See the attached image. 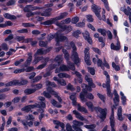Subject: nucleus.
<instances>
[{"label":"nucleus","mask_w":131,"mask_h":131,"mask_svg":"<svg viewBox=\"0 0 131 131\" xmlns=\"http://www.w3.org/2000/svg\"><path fill=\"white\" fill-rule=\"evenodd\" d=\"M67 63L69 67L65 65L61 64L59 67V69L58 68L56 69L55 70V73H57L60 71H68L69 69L72 70H75V68L73 63L69 61H67Z\"/></svg>","instance_id":"1"},{"label":"nucleus","mask_w":131,"mask_h":131,"mask_svg":"<svg viewBox=\"0 0 131 131\" xmlns=\"http://www.w3.org/2000/svg\"><path fill=\"white\" fill-rule=\"evenodd\" d=\"M68 15V13L64 12L60 13V15L55 18H51L49 20H46L42 23V24L44 25H48L54 23L56 21L61 20Z\"/></svg>","instance_id":"2"},{"label":"nucleus","mask_w":131,"mask_h":131,"mask_svg":"<svg viewBox=\"0 0 131 131\" xmlns=\"http://www.w3.org/2000/svg\"><path fill=\"white\" fill-rule=\"evenodd\" d=\"M73 51L72 52V55L71 58V59L74 62L75 64H77L80 62V59L78 57V55L77 52L75 51L77 49L74 43L73 42H71L70 43Z\"/></svg>","instance_id":"3"},{"label":"nucleus","mask_w":131,"mask_h":131,"mask_svg":"<svg viewBox=\"0 0 131 131\" xmlns=\"http://www.w3.org/2000/svg\"><path fill=\"white\" fill-rule=\"evenodd\" d=\"M51 60L52 62L55 61L56 62V64H51L48 67L49 69L50 70H51L54 69L57 66L58 67L62 63L63 60V58L61 57V56L58 55L54 59H51Z\"/></svg>","instance_id":"4"},{"label":"nucleus","mask_w":131,"mask_h":131,"mask_svg":"<svg viewBox=\"0 0 131 131\" xmlns=\"http://www.w3.org/2000/svg\"><path fill=\"white\" fill-rule=\"evenodd\" d=\"M95 109L97 110L100 113V118L101 119V122L104 121L106 117L107 113V109L106 108L102 109L99 106L95 107Z\"/></svg>","instance_id":"5"},{"label":"nucleus","mask_w":131,"mask_h":131,"mask_svg":"<svg viewBox=\"0 0 131 131\" xmlns=\"http://www.w3.org/2000/svg\"><path fill=\"white\" fill-rule=\"evenodd\" d=\"M73 124L72 126L75 130L76 131H83L79 126L83 125V123L76 120H74L73 121Z\"/></svg>","instance_id":"6"},{"label":"nucleus","mask_w":131,"mask_h":131,"mask_svg":"<svg viewBox=\"0 0 131 131\" xmlns=\"http://www.w3.org/2000/svg\"><path fill=\"white\" fill-rule=\"evenodd\" d=\"M92 8L99 19L101 20V16L100 14V13L101 12L100 8L99 7H97L95 4H93L92 6Z\"/></svg>","instance_id":"7"},{"label":"nucleus","mask_w":131,"mask_h":131,"mask_svg":"<svg viewBox=\"0 0 131 131\" xmlns=\"http://www.w3.org/2000/svg\"><path fill=\"white\" fill-rule=\"evenodd\" d=\"M40 107V105L39 104L36 103L34 105H29L26 106L22 108L21 110L23 111H25L26 112H28L31 110V108H33L36 107L39 108Z\"/></svg>","instance_id":"8"},{"label":"nucleus","mask_w":131,"mask_h":131,"mask_svg":"<svg viewBox=\"0 0 131 131\" xmlns=\"http://www.w3.org/2000/svg\"><path fill=\"white\" fill-rule=\"evenodd\" d=\"M113 109H112L111 114L110 117V123L112 131H115L114 128L115 126V120L114 116Z\"/></svg>","instance_id":"9"},{"label":"nucleus","mask_w":131,"mask_h":131,"mask_svg":"<svg viewBox=\"0 0 131 131\" xmlns=\"http://www.w3.org/2000/svg\"><path fill=\"white\" fill-rule=\"evenodd\" d=\"M52 10L51 9L49 8L47 9L46 10V12L43 13H41L40 12H31V15L33 16L36 14L39 15L41 14V15L42 16H50L51 14L50 13L46 12L47 11L50 12Z\"/></svg>","instance_id":"10"},{"label":"nucleus","mask_w":131,"mask_h":131,"mask_svg":"<svg viewBox=\"0 0 131 131\" xmlns=\"http://www.w3.org/2000/svg\"><path fill=\"white\" fill-rule=\"evenodd\" d=\"M52 10L51 9L49 8L47 9L46 10V12L43 13H41L40 12H31V15L33 16L36 14L39 15L41 14V15L42 16H50L51 14L50 13L46 12L47 11L50 12Z\"/></svg>","instance_id":"11"},{"label":"nucleus","mask_w":131,"mask_h":131,"mask_svg":"<svg viewBox=\"0 0 131 131\" xmlns=\"http://www.w3.org/2000/svg\"><path fill=\"white\" fill-rule=\"evenodd\" d=\"M40 9V8L39 7L33 6L31 5H27L25 6L24 10L26 12H29L30 11H33Z\"/></svg>","instance_id":"12"},{"label":"nucleus","mask_w":131,"mask_h":131,"mask_svg":"<svg viewBox=\"0 0 131 131\" xmlns=\"http://www.w3.org/2000/svg\"><path fill=\"white\" fill-rule=\"evenodd\" d=\"M73 113L75 115L76 117L77 118L79 119L81 121H84L86 122H88V120L85 118L77 111L75 110H73Z\"/></svg>","instance_id":"13"},{"label":"nucleus","mask_w":131,"mask_h":131,"mask_svg":"<svg viewBox=\"0 0 131 131\" xmlns=\"http://www.w3.org/2000/svg\"><path fill=\"white\" fill-rule=\"evenodd\" d=\"M55 38L56 41L57 42V43H56L57 46L59 45V41H62L67 40L66 37L62 35L57 36L55 37Z\"/></svg>","instance_id":"14"},{"label":"nucleus","mask_w":131,"mask_h":131,"mask_svg":"<svg viewBox=\"0 0 131 131\" xmlns=\"http://www.w3.org/2000/svg\"><path fill=\"white\" fill-rule=\"evenodd\" d=\"M83 36L85 39L88 41L90 44L92 43V41L91 38L89 35V33L87 31H85L84 33H82Z\"/></svg>","instance_id":"15"},{"label":"nucleus","mask_w":131,"mask_h":131,"mask_svg":"<svg viewBox=\"0 0 131 131\" xmlns=\"http://www.w3.org/2000/svg\"><path fill=\"white\" fill-rule=\"evenodd\" d=\"M32 53L31 52L28 53V54L27 55L28 57L24 64V66L25 67H26L30 66V63L32 60Z\"/></svg>","instance_id":"16"},{"label":"nucleus","mask_w":131,"mask_h":131,"mask_svg":"<svg viewBox=\"0 0 131 131\" xmlns=\"http://www.w3.org/2000/svg\"><path fill=\"white\" fill-rule=\"evenodd\" d=\"M85 79L86 81L88 83V84L90 86L93 88H95V86L93 83V81L91 78L89 77L88 75H86L85 77Z\"/></svg>","instance_id":"17"},{"label":"nucleus","mask_w":131,"mask_h":131,"mask_svg":"<svg viewBox=\"0 0 131 131\" xmlns=\"http://www.w3.org/2000/svg\"><path fill=\"white\" fill-rule=\"evenodd\" d=\"M81 87L83 88L82 91L85 93H86L87 90H88L89 91L91 92L92 91L91 89V87L90 86H89L85 84H82L81 85Z\"/></svg>","instance_id":"18"},{"label":"nucleus","mask_w":131,"mask_h":131,"mask_svg":"<svg viewBox=\"0 0 131 131\" xmlns=\"http://www.w3.org/2000/svg\"><path fill=\"white\" fill-rule=\"evenodd\" d=\"M124 13L127 16H129V19L130 23L131 24V9L129 6H127V8H126Z\"/></svg>","instance_id":"19"},{"label":"nucleus","mask_w":131,"mask_h":131,"mask_svg":"<svg viewBox=\"0 0 131 131\" xmlns=\"http://www.w3.org/2000/svg\"><path fill=\"white\" fill-rule=\"evenodd\" d=\"M113 93L115 95V97L113 99V101L115 105H117V103L119 101V96L115 90H114Z\"/></svg>","instance_id":"20"},{"label":"nucleus","mask_w":131,"mask_h":131,"mask_svg":"<svg viewBox=\"0 0 131 131\" xmlns=\"http://www.w3.org/2000/svg\"><path fill=\"white\" fill-rule=\"evenodd\" d=\"M58 76L60 78H69L71 76L70 75L66 73H61L58 74Z\"/></svg>","instance_id":"21"},{"label":"nucleus","mask_w":131,"mask_h":131,"mask_svg":"<svg viewBox=\"0 0 131 131\" xmlns=\"http://www.w3.org/2000/svg\"><path fill=\"white\" fill-rule=\"evenodd\" d=\"M46 86L49 88V90L51 89L50 88L54 87L56 86V84L54 82H51L49 81H47L46 82Z\"/></svg>","instance_id":"22"},{"label":"nucleus","mask_w":131,"mask_h":131,"mask_svg":"<svg viewBox=\"0 0 131 131\" xmlns=\"http://www.w3.org/2000/svg\"><path fill=\"white\" fill-rule=\"evenodd\" d=\"M107 84V94L108 96L111 97L112 98L113 96V94L111 93V90L110 89V83L108 84Z\"/></svg>","instance_id":"23"},{"label":"nucleus","mask_w":131,"mask_h":131,"mask_svg":"<svg viewBox=\"0 0 131 131\" xmlns=\"http://www.w3.org/2000/svg\"><path fill=\"white\" fill-rule=\"evenodd\" d=\"M4 16L5 18L10 20L14 19L16 18V17L15 16L12 15L8 13L5 14Z\"/></svg>","instance_id":"24"},{"label":"nucleus","mask_w":131,"mask_h":131,"mask_svg":"<svg viewBox=\"0 0 131 131\" xmlns=\"http://www.w3.org/2000/svg\"><path fill=\"white\" fill-rule=\"evenodd\" d=\"M55 24L57 26L62 29V31L64 30L66 28V26H63L62 25L63 24L61 22L60 23L58 21L57 22L55 23Z\"/></svg>","instance_id":"25"},{"label":"nucleus","mask_w":131,"mask_h":131,"mask_svg":"<svg viewBox=\"0 0 131 131\" xmlns=\"http://www.w3.org/2000/svg\"><path fill=\"white\" fill-rule=\"evenodd\" d=\"M77 109L80 112H84L85 113H87L88 112L86 109L83 106H81L79 104H78Z\"/></svg>","instance_id":"26"},{"label":"nucleus","mask_w":131,"mask_h":131,"mask_svg":"<svg viewBox=\"0 0 131 131\" xmlns=\"http://www.w3.org/2000/svg\"><path fill=\"white\" fill-rule=\"evenodd\" d=\"M51 103L53 106L58 108H60L61 107V105L59 104L57 101L54 99L51 100Z\"/></svg>","instance_id":"27"},{"label":"nucleus","mask_w":131,"mask_h":131,"mask_svg":"<svg viewBox=\"0 0 131 131\" xmlns=\"http://www.w3.org/2000/svg\"><path fill=\"white\" fill-rule=\"evenodd\" d=\"M17 85H22L26 84L28 83V81L26 80H23L20 81L16 80Z\"/></svg>","instance_id":"28"},{"label":"nucleus","mask_w":131,"mask_h":131,"mask_svg":"<svg viewBox=\"0 0 131 131\" xmlns=\"http://www.w3.org/2000/svg\"><path fill=\"white\" fill-rule=\"evenodd\" d=\"M62 52L64 54L65 58L67 61H68V60L69 59V56L68 52L66 49H62Z\"/></svg>","instance_id":"29"},{"label":"nucleus","mask_w":131,"mask_h":131,"mask_svg":"<svg viewBox=\"0 0 131 131\" xmlns=\"http://www.w3.org/2000/svg\"><path fill=\"white\" fill-rule=\"evenodd\" d=\"M16 80H14L11 81L5 84L6 86H9L13 85H17Z\"/></svg>","instance_id":"30"},{"label":"nucleus","mask_w":131,"mask_h":131,"mask_svg":"<svg viewBox=\"0 0 131 131\" xmlns=\"http://www.w3.org/2000/svg\"><path fill=\"white\" fill-rule=\"evenodd\" d=\"M36 91V90L34 89H27L25 90L24 92L28 94H30L34 93Z\"/></svg>","instance_id":"31"},{"label":"nucleus","mask_w":131,"mask_h":131,"mask_svg":"<svg viewBox=\"0 0 131 131\" xmlns=\"http://www.w3.org/2000/svg\"><path fill=\"white\" fill-rule=\"evenodd\" d=\"M83 92L80 93V97L82 101V102H86L87 101V100L85 98V95L86 94H85Z\"/></svg>","instance_id":"32"},{"label":"nucleus","mask_w":131,"mask_h":131,"mask_svg":"<svg viewBox=\"0 0 131 131\" xmlns=\"http://www.w3.org/2000/svg\"><path fill=\"white\" fill-rule=\"evenodd\" d=\"M120 95L121 96V99L122 100V103L123 105H125L126 104V97L124 96V94L122 92H120Z\"/></svg>","instance_id":"33"},{"label":"nucleus","mask_w":131,"mask_h":131,"mask_svg":"<svg viewBox=\"0 0 131 131\" xmlns=\"http://www.w3.org/2000/svg\"><path fill=\"white\" fill-rule=\"evenodd\" d=\"M81 33V32L80 30H77L72 34V35L75 38H77L79 37V35Z\"/></svg>","instance_id":"34"},{"label":"nucleus","mask_w":131,"mask_h":131,"mask_svg":"<svg viewBox=\"0 0 131 131\" xmlns=\"http://www.w3.org/2000/svg\"><path fill=\"white\" fill-rule=\"evenodd\" d=\"M97 31L100 33L101 34L104 36H105L106 35V31L104 29L99 28L97 29Z\"/></svg>","instance_id":"35"},{"label":"nucleus","mask_w":131,"mask_h":131,"mask_svg":"<svg viewBox=\"0 0 131 131\" xmlns=\"http://www.w3.org/2000/svg\"><path fill=\"white\" fill-rule=\"evenodd\" d=\"M43 59V57H38L35 58L34 60L33 63L34 64H36L40 61L42 60Z\"/></svg>","instance_id":"36"},{"label":"nucleus","mask_w":131,"mask_h":131,"mask_svg":"<svg viewBox=\"0 0 131 131\" xmlns=\"http://www.w3.org/2000/svg\"><path fill=\"white\" fill-rule=\"evenodd\" d=\"M37 53L39 55H42L46 54V52H45V50L43 48H41L37 50Z\"/></svg>","instance_id":"37"},{"label":"nucleus","mask_w":131,"mask_h":131,"mask_svg":"<svg viewBox=\"0 0 131 131\" xmlns=\"http://www.w3.org/2000/svg\"><path fill=\"white\" fill-rule=\"evenodd\" d=\"M97 61V65L98 66H100L102 69H103L104 67L103 66V63L101 59H98Z\"/></svg>","instance_id":"38"},{"label":"nucleus","mask_w":131,"mask_h":131,"mask_svg":"<svg viewBox=\"0 0 131 131\" xmlns=\"http://www.w3.org/2000/svg\"><path fill=\"white\" fill-rule=\"evenodd\" d=\"M39 44L40 46L41 47H45L47 45V41L44 42L42 41H39Z\"/></svg>","instance_id":"39"},{"label":"nucleus","mask_w":131,"mask_h":131,"mask_svg":"<svg viewBox=\"0 0 131 131\" xmlns=\"http://www.w3.org/2000/svg\"><path fill=\"white\" fill-rule=\"evenodd\" d=\"M90 49L89 48L87 47L84 50V53L85 54L84 57H89V51Z\"/></svg>","instance_id":"40"},{"label":"nucleus","mask_w":131,"mask_h":131,"mask_svg":"<svg viewBox=\"0 0 131 131\" xmlns=\"http://www.w3.org/2000/svg\"><path fill=\"white\" fill-rule=\"evenodd\" d=\"M104 74L105 75L106 77V83L108 84L110 83V77L108 74L107 72L104 71L103 72Z\"/></svg>","instance_id":"41"},{"label":"nucleus","mask_w":131,"mask_h":131,"mask_svg":"<svg viewBox=\"0 0 131 131\" xmlns=\"http://www.w3.org/2000/svg\"><path fill=\"white\" fill-rule=\"evenodd\" d=\"M25 59L23 58L20 59L19 60L16 61L14 63V64L16 66L21 64V63L24 61Z\"/></svg>","instance_id":"42"},{"label":"nucleus","mask_w":131,"mask_h":131,"mask_svg":"<svg viewBox=\"0 0 131 131\" xmlns=\"http://www.w3.org/2000/svg\"><path fill=\"white\" fill-rule=\"evenodd\" d=\"M71 21L70 19L68 18L65 20H63L61 21V22L63 24H68Z\"/></svg>","instance_id":"43"},{"label":"nucleus","mask_w":131,"mask_h":131,"mask_svg":"<svg viewBox=\"0 0 131 131\" xmlns=\"http://www.w3.org/2000/svg\"><path fill=\"white\" fill-rule=\"evenodd\" d=\"M97 95L99 97L101 100H102L103 102H105V100L106 99V97L105 96L99 93H98Z\"/></svg>","instance_id":"44"},{"label":"nucleus","mask_w":131,"mask_h":131,"mask_svg":"<svg viewBox=\"0 0 131 131\" xmlns=\"http://www.w3.org/2000/svg\"><path fill=\"white\" fill-rule=\"evenodd\" d=\"M111 49L116 50H119L120 49L119 46H115L113 43H112L111 44Z\"/></svg>","instance_id":"45"},{"label":"nucleus","mask_w":131,"mask_h":131,"mask_svg":"<svg viewBox=\"0 0 131 131\" xmlns=\"http://www.w3.org/2000/svg\"><path fill=\"white\" fill-rule=\"evenodd\" d=\"M79 18L78 17L76 16L72 18V23L74 24H76L79 20Z\"/></svg>","instance_id":"46"},{"label":"nucleus","mask_w":131,"mask_h":131,"mask_svg":"<svg viewBox=\"0 0 131 131\" xmlns=\"http://www.w3.org/2000/svg\"><path fill=\"white\" fill-rule=\"evenodd\" d=\"M85 105L90 108H92L93 106V105L92 102H88L85 103Z\"/></svg>","instance_id":"47"},{"label":"nucleus","mask_w":131,"mask_h":131,"mask_svg":"<svg viewBox=\"0 0 131 131\" xmlns=\"http://www.w3.org/2000/svg\"><path fill=\"white\" fill-rule=\"evenodd\" d=\"M112 66L116 71H118L120 70V68L118 65H116L114 62H112Z\"/></svg>","instance_id":"48"},{"label":"nucleus","mask_w":131,"mask_h":131,"mask_svg":"<svg viewBox=\"0 0 131 131\" xmlns=\"http://www.w3.org/2000/svg\"><path fill=\"white\" fill-rule=\"evenodd\" d=\"M15 0H10L7 3V5L8 6L14 5L15 4Z\"/></svg>","instance_id":"49"},{"label":"nucleus","mask_w":131,"mask_h":131,"mask_svg":"<svg viewBox=\"0 0 131 131\" xmlns=\"http://www.w3.org/2000/svg\"><path fill=\"white\" fill-rule=\"evenodd\" d=\"M42 78V77L41 76H37L33 79V82H38Z\"/></svg>","instance_id":"50"},{"label":"nucleus","mask_w":131,"mask_h":131,"mask_svg":"<svg viewBox=\"0 0 131 131\" xmlns=\"http://www.w3.org/2000/svg\"><path fill=\"white\" fill-rule=\"evenodd\" d=\"M49 58L48 57L45 58H43V59H42V62L44 64H45L46 65H47L48 61L49 60Z\"/></svg>","instance_id":"51"},{"label":"nucleus","mask_w":131,"mask_h":131,"mask_svg":"<svg viewBox=\"0 0 131 131\" xmlns=\"http://www.w3.org/2000/svg\"><path fill=\"white\" fill-rule=\"evenodd\" d=\"M17 32L19 33H27L28 32V30L26 29H23L18 30L17 31Z\"/></svg>","instance_id":"52"},{"label":"nucleus","mask_w":131,"mask_h":131,"mask_svg":"<svg viewBox=\"0 0 131 131\" xmlns=\"http://www.w3.org/2000/svg\"><path fill=\"white\" fill-rule=\"evenodd\" d=\"M85 97L90 100L93 99L94 98V96L91 93L87 94L85 95Z\"/></svg>","instance_id":"53"},{"label":"nucleus","mask_w":131,"mask_h":131,"mask_svg":"<svg viewBox=\"0 0 131 131\" xmlns=\"http://www.w3.org/2000/svg\"><path fill=\"white\" fill-rule=\"evenodd\" d=\"M96 125L95 124H91L90 125H86L84 126V127L88 129H92L95 128Z\"/></svg>","instance_id":"54"},{"label":"nucleus","mask_w":131,"mask_h":131,"mask_svg":"<svg viewBox=\"0 0 131 131\" xmlns=\"http://www.w3.org/2000/svg\"><path fill=\"white\" fill-rule=\"evenodd\" d=\"M84 60L86 64L89 65H90L91 64V62L89 60V57H84Z\"/></svg>","instance_id":"55"},{"label":"nucleus","mask_w":131,"mask_h":131,"mask_svg":"<svg viewBox=\"0 0 131 131\" xmlns=\"http://www.w3.org/2000/svg\"><path fill=\"white\" fill-rule=\"evenodd\" d=\"M66 128L67 131H75L72 129L71 126L69 123L66 124Z\"/></svg>","instance_id":"56"},{"label":"nucleus","mask_w":131,"mask_h":131,"mask_svg":"<svg viewBox=\"0 0 131 131\" xmlns=\"http://www.w3.org/2000/svg\"><path fill=\"white\" fill-rule=\"evenodd\" d=\"M58 83L61 84V85L64 86L66 85L65 81L63 80H58Z\"/></svg>","instance_id":"57"},{"label":"nucleus","mask_w":131,"mask_h":131,"mask_svg":"<svg viewBox=\"0 0 131 131\" xmlns=\"http://www.w3.org/2000/svg\"><path fill=\"white\" fill-rule=\"evenodd\" d=\"M22 25L25 27H31L34 26V25L31 24L29 23H23Z\"/></svg>","instance_id":"58"},{"label":"nucleus","mask_w":131,"mask_h":131,"mask_svg":"<svg viewBox=\"0 0 131 131\" xmlns=\"http://www.w3.org/2000/svg\"><path fill=\"white\" fill-rule=\"evenodd\" d=\"M86 18L87 19V20L89 22L93 21V19L92 18V15H86Z\"/></svg>","instance_id":"59"},{"label":"nucleus","mask_w":131,"mask_h":131,"mask_svg":"<svg viewBox=\"0 0 131 131\" xmlns=\"http://www.w3.org/2000/svg\"><path fill=\"white\" fill-rule=\"evenodd\" d=\"M89 72L92 75L95 74V71L94 69L91 67H88Z\"/></svg>","instance_id":"60"},{"label":"nucleus","mask_w":131,"mask_h":131,"mask_svg":"<svg viewBox=\"0 0 131 131\" xmlns=\"http://www.w3.org/2000/svg\"><path fill=\"white\" fill-rule=\"evenodd\" d=\"M47 90L48 91L52 94L54 95L55 96H56V95H57V93L56 92L54 91L51 89L49 90V88H47Z\"/></svg>","instance_id":"61"},{"label":"nucleus","mask_w":131,"mask_h":131,"mask_svg":"<svg viewBox=\"0 0 131 131\" xmlns=\"http://www.w3.org/2000/svg\"><path fill=\"white\" fill-rule=\"evenodd\" d=\"M67 88L69 90L71 91H74L75 90V88L70 83L68 84Z\"/></svg>","instance_id":"62"},{"label":"nucleus","mask_w":131,"mask_h":131,"mask_svg":"<svg viewBox=\"0 0 131 131\" xmlns=\"http://www.w3.org/2000/svg\"><path fill=\"white\" fill-rule=\"evenodd\" d=\"M42 85L41 84L39 83L37 84L34 86V88H35V89L36 90L42 88Z\"/></svg>","instance_id":"63"},{"label":"nucleus","mask_w":131,"mask_h":131,"mask_svg":"<svg viewBox=\"0 0 131 131\" xmlns=\"http://www.w3.org/2000/svg\"><path fill=\"white\" fill-rule=\"evenodd\" d=\"M32 39L31 38H28L26 39H25L24 38L23 40V41L22 42L25 43H28L29 42H31L32 41Z\"/></svg>","instance_id":"64"}]
</instances>
